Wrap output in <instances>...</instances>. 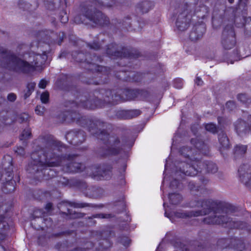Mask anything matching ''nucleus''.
I'll use <instances>...</instances> for the list:
<instances>
[{
	"label": "nucleus",
	"instance_id": "f257e3e1",
	"mask_svg": "<svg viewBox=\"0 0 251 251\" xmlns=\"http://www.w3.org/2000/svg\"><path fill=\"white\" fill-rule=\"evenodd\" d=\"M65 146L57 140L48 141L43 149V152L35 151L31 153L30 162L26 168L31 174H43L37 176L47 179L54 176L53 172L48 167L63 166L67 173H80L85 168V165L77 161L75 154L62 155Z\"/></svg>",
	"mask_w": 251,
	"mask_h": 251
},
{
	"label": "nucleus",
	"instance_id": "f03ea898",
	"mask_svg": "<svg viewBox=\"0 0 251 251\" xmlns=\"http://www.w3.org/2000/svg\"><path fill=\"white\" fill-rule=\"evenodd\" d=\"M69 91L75 96V100L66 101L64 104L67 108L82 107L93 109L106 105H115L122 101V89L101 90L94 93L80 92L75 87H71Z\"/></svg>",
	"mask_w": 251,
	"mask_h": 251
},
{
	"label": "nucleus",
	"instance_id": "7ed1b4c3",
	"mask_svg": "<svg viewBox=\"0 0 251 251\" xmlns=\"http://www.w3.org/2000/svg\"><path fill=\"white\" fill-rule=\"evenodd\" d=\"M109 124L98 118H87L86 127L88 131L93 136L103 141L104 146L100 148L97 154L102 157L119 154L126 145L128 139L126 137H119L116 135L110 136L107 131Z\"/></svg>",
	"mask_w": 251,
	"mask_h": 251
},
{
	"label": "nucleus",
	"instance_id": "20e7f679",
	"mask_svg": "<svg viewBox=\"0 0 251 251\" xmlns=\"http://www.w3.org/2000/svg\"><path fill=\"white\" fill-rule=\"evenodd\" d=\"M33 58L32 61H30V64L0 46V64L10 70L23 73L32 72L35 67L40 68L44 64L47 59L46 52L44 51L42 54H36Z\"/></svg>",
	"mask_w": 251,
	"mask_h": 251
},
{
	"label": "nucleus",
	"instance_id": "39448f33",
	"mask_svg": "<svg viewBox=\"0 0 251 251\" xmlns=\"http://www.w3.org/2000/svg\"><path fill=\"white\" fill-rule=\"evenodd\" d=\"M227 204L231 207L229 211L226 209L213 208L212 213L204 218L203 220L205 224L208 225H226V226L231 228H238L245 229L249 232L251 230V226L248 223L242 221H233L228 216V214L234 213L236 210V208L224 201H215Z\"/></svg>",
	"mask_w": 251,
	"mask_h": 251
},
{
	"label": "nucleus",
	"instance_id": "423d86ee",
	"mask_svg": "<svg viewBox=\"0 0 251 251\" xmlns=\"http://www.w3.org/2000/svg\"><path fill=\"white\" fill-rule=\"evenodd\" d=\"M195 204L191 203L192 206L201 207V210L186 211L184 212H176L174 215L177 218H186L202 216L206 215H210L213 212V208L226 209L229 211L232 208L230 205L225 203L219 202L209 200H201L196 201Z\"/></svg>",
	"mask_w": 251,
	"mask_h": 251
},
{
	"label": "nucleus",
	"instance_id": "0eeeda50",
	"mask_svg": "<svg viewBox=\"0 0 251 251\" xmlns=\"http://www.w3.org/2000/svg\"><path fill=\"white\" fill-rule=\"evenodd\" d=\"M73 58L77 62L82 63V67L85 69L91 71L102 72L106 68L100 66L97 63L102 61L100 56L91 54H84L82 52L75 51L72 53Z\"/></svg>",
	"mask_w": 251,
	"mask_h": 251
},
{
	"label": "nucleus",
	"instance_id": "6e6552de",
	"mask_svg": "<svg viewBox=\"0 0 251 251\" xmlns=\"http://www.w3.org/2000/svg\"><path fill=\"white\" fill-rule=\"evenodd\" d=\"M187 168L188 166L185 163H180L178 167L182 172L188 175V176H194L196 175L198 172H201L204 169L206 170L208 173H215L217 172L218 168L215 164L211 161L201 162L200 159L195 166L193 164L192 166H189V170H185L184 167Z\"/></svg>",
	"mask_w": 251,
	"mask_h": 251
},
{
	"label": "nucleus",
	"instance_id": "1a4fd4ad",
	"mask_svg": "<svg viewBox=\"0 0 251 251\" xmlns=\"http://www.w3.org/2000/svg\"><path fill=\"white\" fill-rule=\"evenodd\" d=\"M106 52L107 55L112 59L122 57L135 58L140 56V52L136 50H129L126 48L119 46L113 43L107 45Z\"/></svg>",
	"mask_w": 251,
	"mask_h": 251
},
{
	"label": "nucleus",
	"instance_id": "9d476101",
	"mask_svg": "<svg viewBox=\"0 0 251 251\" xmlns=\"http://www.w3.org/2000/svg\"><path fill=\"white\" fill-rule=\"evenodd\" d=\"M9 159L7 162L3 163V167L4 169L5 174L4 178H3L1 190L3 192L6 194L13 192L15 189L16 181L13 180V167L12 164V159L8 157Z\"/></svg>",
	"mask_w": 251,
	"mask_h": 251
},
{
	"label": "nucleus",
	"instance_id": "9b49d317",
	"mask_svg": "<svg viewBox=\"0 0 251 251\" xmlns=\"http://www.w3.org/2000/svg\"><path fill=\"white\" fill-rule=\"evenodd\" d=\"M83 15L89 21L99 25H106L109 24V20L99 10H96L92 5L85 7L82 11Z\"/></svg>",
	"mask_w": 251,
	"mask_h": 251
},
{
	"label": "nucleus",
	"instance_id": "f8f14e48",
	"mask_svg": "<svg viewBox=\"0 0 251 251\" xmlns=\"http://www.w3.org/2000/svg\"><path fill=\"white\" fill-rule=\"evenodd\" d=\"M221 251H243L245 245L243 241L237 238H221L217 242Z\"/></svg>",
	"mask_w": 251,
	"mask_h": 251
},
{
	"label": "nucleus",
	"instance_id": "ddd939ff",
	"mask_svg": "<svg viewBox=\"0 0 251 251\" xmlns=\"http://www.w3.org/2000/svg\"><path fill=\"white\" fill-rule=\"evenodd\" d=\"M192 14L190 7L187 4L182 6L177 16L176 25L180 31H184L190 25Z\"/></svg>",
	"mask_w": 251,
	"mask_h": 251
},
{
	"label": "nucleus",
	"instance_id": "4468645a",
	"mask_svg": "<svg viewBox=\"0 0 251 251\" xmlns=\"http://www.w3.org/2000/svg\"><path fill=\"white\" fill-rule=\"evenodd\" d=\"M221 45L225 50L232 49L236 44L235 33L232 24H227L224 27L221 40Z\"/></svg>",
	"mask_w": 251,
	"mask_h": 251
},
{
	"label": "nucleus",
	"instance_id": "2eb2a0df",
	"mask_svg": "<svg viewBox=\"0 0 251 251\" xmlns=\"http://www.w3.org/2000/svg\"><path fill=\"white\" fill-rule=\"evenodd\" d=\"M73 184L83 191L85 196L90 198H100L104 193V190L100 187L92 186L88 187L86 182L81 180H75L74 181Z\"/></svg>",
	"mask_w": 251,
	"mask_h": 251
},
{
	"label": "nucleus",
	"instance_id": "dca6fc26",
	"mask_svg": "<svg viewBox=\"0 0 251 251\" xmlns=\"http://www.w3.org/2000/svg\"><path fill=\"white\" fill-rule=\"evenodd\" d=\"M179 152L181 155L187 159V162H178V163H186L188 167L187 168L185 167L184 169L185 170H189V166H192L193 164L195 166L198 161H199V158L198 157H196L198 152L196 149H192L188 147H183L180 149Z\"/></svg>",
	"mask_w": 251,
	"mask_h": 251
},
{
	"label": "nucleus",
	"instance_id": "f3484780",
	"mask_svg": "<svg viewBox=\"0 0 251 251\" xmlns=\"http://www.w3.org/2000/svg\"><path fill=\"white\" fill-rule=\"evenodd\" d=\"M233 10L231 8L225 9L224 7L220 9L215 8L213 12V22L218 21L220 24L228 21L233 22Z\"/></svg>",
	"mask_w": 251,
	"mask_h": 251
},
{
	"label": "nucleus",
	"instance_id": "a211bd4d",
	"mask_svg": "<svg viewBox=\"0 0 251 251\" xmlns=\"http://www.w3.org/2000/svg\"><path fill=\"white\" fill-rule=\"evenodd\" d=\"M61 118L64 121L67 122H76L81 126H85L87 124V118L81 116L78 113L69 110L64 112L61 115Z\"/></svg>",
	"mask_w": 251,
	"mask_h": 251
},
{
	"label": "nucleus",
	"instance_id": "6ab92c4d",
	"mask_svg": "<svg viewBox=\"0 0 251 251\" xmlns=\"http://www.w3.org/2000/svg\"><path fill=\"white\" fill-rule=\"evenodd\" d=\"M65 137L69 143L76 146L82 143L85 141L86 135L83 130H73L68 132Z\"/></svg>",
	"mask_w": 251,
	"mask_h": 251
},
{
	"label": "nucleus",
	"instance_id": "aec40b11",
	"mask_svg": "<svg viewBox=\"0 0 251 251\" xmlns=\"http://www.w3.org/2000/svg\"><path fill=\"white\" fill-rule=\"evenodd\" d=\"M8 209L4 205L0 206V242L5 240L7 237V231L10 229V226L5 220L4 214Z\"/></svg>",
	"mask_w": 251,
	"mask_h": 251
},
{
	"label": "nucleus",
	"instance_id": "412c9836",
	"mask_svg": "<svg viewBox=\"0 0 251 251\" xmlns=\"http://www.w3.org/2000/svg\"><path fill=\"white\" fill-rule=\"evenodd\" d=\"M240 181L251 189V172L248 164L242 165L238 169Z\"/></svg>",
	"mask_w": 251,
	"mask_h": 251
},
{
	"label": "nucleus",
	"instance_id": "4be33fe9",
	"mask_svg": "<svg viewBox=\"0 0 251 251\" xmlns=\"http://www.w3.org/2000/svg\"><path fill=\"white\" fill-rule=\"evenodd\" d=\"M235 128L239 135L246 134L250 130L251 131V115L248 117L247 122L238 120L235 124Z\"/></svg>",
	"mask_w": 251,
	"mask_h": 251
},
{
	"label": "nucleus",
	"instance_id": "5701e85b",
	"mask_svg": "<svg viewBox=\"0 0 251 251\" xmlns=\"http://www.w3.org/2000/svg\"><path fill=\"white\" fill-rule=\"evenodd\" d=\"M218 140L220 144L219 151L223 157H225L226 155V151L230 147L229 139L226 134L223 131H221L218 134Z\"/></svg>",
	"mask_w": 251,
	"mask_h": 251
},
{
	"label": "nucleus",
	"instance_id": "b1692460",
	"mask_svg": "<svg viewBox=\"0 0 251 251\" xmlns=\"http://www.w3.org/2000/svg\"><path fill=\"white\" fill-rule=\"evenodd\" d=\"M47 35L46 36L47 40H45V43L49 44L57 43L60 45L65 37L64 32L54 33L50 30H48Z\"/></svg>",
	"mask_w": 251,
	"mask_h": 251
},
{
	"label": "nucleus",
	"instance_id": "393cba45",
	"mask_svg": "<svg viewBox=\"0 0 251 251\" xmlns=\"http://www.w3.org/2000/svg\"><path fill=\"white\" fill-rule=\"evenodd\" d=\"M206 30L204 24L195 25L191 31L189 37L191 41H196L202 38Z\"/></svg>",
	"mask_w": 251,
	"mask_h": 251
},
{
	"label": "nucleus",
	"instance_id": "a878e982",
	"mask_svg": "<svg viewBox=\"0 0 251 251\" xmlns=\"http://www.w3.org/2000/svg\"><path fill=\"white\" fill-rule=\"evenodd\" d=\"M180 163H178L176 165V170L174 174V178L171 181L170 185V188L172 190L180 189L182 188V185L179 181V179L183 178V176H187L184 174L179 168L178 166Z\"/></svg>",
	"mask_w": 251,
	"mask_h": 251
},
{
	"label": "nucleus",
	"instance_id": "bb28decb",
	"mask_svg": "<svg viewBox=\"0 0 251 251\" xmlns=\"http://www.w3.org/2000/svg\"><path fill=\"white\" fill-rule=\"evenodd\" d=\"M141 111L139 110L134 109L130 110L118 111L115 116L119 119H130L140 115Z\"/></svg>",
	"mask_w": 251,
	"mask_h": 251
},
{
	"label": "nucleus",
	"instance_id": "cd10ccee",
	"mask_svg": "<svg viewBox=\"0 0 251 251\" xmlns=\"http://www.w3.org/2000/svg\"><path fill=\"white\" fill-rule=\"evenodd\" d=\"M188 187L192 194L199 196L207 194L208 191L204 185H199L193 181L189 182Z\"/></svg>",
	"mask_w": 251,
	"mask_h": 251
},
{
	"label": "nucleus",
	"instance_id": "c85d7f7f",
	"mask_svg": "<svg viewBox=\"0 0 251 251\" xmlns=\"http://www.w3.org/2000/svg\"><path fill=\"white\" fill-rule=\"evenodd\" d=\"M191 142L193 144L196 148L199 150L202 154L206 155L209 152V148L201 139L197 138H193Z\"/></svg>",
	"mask_w": 251,
	"mask_h": 251
},
{
	"label": "nucleus",
	"instance_id": "c756f323",
	"mask_svg": "<svg viewBox=\"0 0 251 251\" xmlns=\"http://www.w3.org/2000/svg\"><path fill=\"white\" fill-rule=\"evenodd\" d=\"M122 101L137 99V89H122Z\"/></svg>",
	"mask_w": 251,
	"mask_h": 251
},
{
	"label": "nucleus",
	"instance_id": "7c9ffc66",
	"mask_svg": "<svg viewBox=\"0 0 251 251\" xmlns=\"http://www.w3.org/2000/svg\"><path fill=\"white\" fill-rule=\"evenodd\" d=\"M93 4L98 8H102L112 6L114 0H92Z\"/></svg>",
	"mask_w": 251,
	"mask_h": 251
},
{
	"label": "nucleus",
	"instance_id": "2f4dec72",
	"mask_svg": "<svg viewBox=\"0 0 251 251\" xmlns=\"http://www.w3.org/2000/svg\"><path fill=\"white\" fill-rule=\"evenodd\" d=\"M247 146L242 145H237L234 149V154L236 158L242 157L246 152Z\"/></svg>",
	"mask_w": 251,
	"mask_h": 251
},
{
	"label": "nucleus",
	"instance_id": "473e14b6",
	"mask_svg": "<svg viewBox=\"0 0 251 251\" xmlns=\"http://www.w3.org/2000/svg\"><path fill=\"white\" fill-rule=\"evenodd\" d=\"M69 204L75 208H83L85 207H98V208H102L103 207V204L100 205H96L91 203H85V202H69Z\"/></svg>",
	"mask_w": 251,
	"mask_h": 251
},
{
	"label": "nucleus",
	"instance_id": "72a5a7b5",
	"mask_svg": "<svg viewBox=\"0 0 251 251\" xmlns=\"http://www.w3.org/2000/svg\"><path fill=\"white\" fill-rule=\"evenodd\" d=\"M153 6L151 1L144 0L138 4V7L142 13H147Z\"/></svg>",
	"mask_w": 251,
	"mask_h": 251
},
{
	"label": "nucleus",
	"instance_id": "f704fd0d",
	"mask_svg": "<svg viewBox=\"0 0 251 251\" xmlns=\"http://www.w3.org/2000/svg\"><path fill=\"white\" fill-rule=\"evenodd\" d=\"M169 199L170 203L173 205H177L181 202L183 198L179 194L174 193L169 194Z\"/></svg>",
	"mask_w": 251,
	"mask_h": 251
},
{
	"label": "nucleus",
	"instance_id": "c9c22d12",
	"mask_svg": "<svg viewBox=\"0 0 251 251\" xmlns=\"http://www.w3.org/2000/svg\"><path fill=\"white\" fill-rule=\"evenodd\" d=\"M33 2L34 4L33 6L31 3L27 2L25 0H20L19 2V6L20 8L23 9L24 10L32 11L35 9L37 6L35 1H34Z\"/></svg>",
	"mask_w": 251,
	"mask_h": 251
},
{
	"label": "nucleus",
	"instance_id": "e433bc0d",
	"mask_svg": "<svg viewBox=\"0 0 251 251\" xmlns=\"http://www.w3.org/2000/svg\"><path fill=\"white\" fill-rule=\"evenodd\" d=\"M36 83L34 82H30L27 84L26 89L24 91V98L27 99L29 97L32 92L34 91Z\"/></svg>",
	"mask_w": 251,
	"mask_h": 251
},
{
	"label": "nucleus",
	"instance_id": "4c0bfd02",
	"mask_svg": "<svg viewBox=\"0 0 251 251\" xmlns=\"http://www.w3.org/2000/svg\"><path fill=\"white\" fill-rule=\"evenodd\" d=\"M63 214L70 216V219L81 218L84 217L85 214L80 212H73L70 209H68L67 213L63 212Z\"/></svg>",
	"mask_w": 251,
	"mask_h": 251
},
{
	"label": "nucleus",
	"instance_id": "58836bf2",
	"mask_svg": "<svg viewBox=\"0 0 251 251\" xmlns=\"http://www.w3.org/2000/svg\"><path fill=\"white\" fill-rule=\"evenodd\" d=\"M237 99L242 103L248 105L251 103V98L246 94H240L237 95Z\"/></svg>",
	"mask_w": 251,
	"mask_h": 251
},
{
	"label": "nucleus",
	"instance_id": "ea45409f",
	"mask_svg": "<svg viewBox=\"0 0 251 251\" xmlns=\"http://www.w3.org/2000/svg\"><path fill=\"white\" fill-rule=\"evenodd\" d=\"M137 99L144 100L148 99L150 96V93L147 90L137 89Z\"/></svg>",
	"mask_w": 251,
	"mask_h": 251
},
{
	"label": "nucleus",
	"instance_id": "a19ab883",
	"mask_svg": "<svg viewBox=\"0 0 251 251\" xmlns=\"http://www.w3.org/2000/svg\"><path fill=\"white\" fill-rule=\"evenodd\" d=\"M115 211L118 213L123 211L125 209L126 204L124 200H120L115 203Z\"/></svg>",
	"mask_w": 251,
	"mask_h": 251
},
{
	"label": "nucleus",
	"instance_id": "79ce46f5",
	"mask_svg": "<svg viewBox=\"0 0 251 251\" xmlns=\"http://www.w3.org/2000/svg\"><path fill=\"white\" fill-rule=\"evenodd\" d=\"M101 237L106 243H108L107 239L114 235V233L110 230H103L101 232Z\"/></svg>",
	"mask_w": 251,
	"mask_h": 251
},
{
	"label": "nucleus",
	"instance_id": "37998d69",
	"mask_svg": "<svg viewBox=\"0 0 251 251\" xmlns=\"http://www.w3.org/2000/svg\"><path fill=\"white\" fill-rule=\"evenodd\" d=\"M205 129L213 134L218 132V128L213 123L207 124L205 125Z\"/></svg>",
	"mask_w": 251,
	"mask_h": 251
},
{
	"label": "nucleus",
	"instance_id": "c03bdc74",
	"mask_svg": "<svg viewBox=\"0 0 251 251\" xmlns=\"http://www.w3.org/2000/svg\"><path fill=\"white\" fill-rule=\"evenodd\" d=\"M31 136V129L29 127L25 128L23 131L20 137L21 140H25Z\"/></svg>",
	"mask_w": 251,
	"mask_h": 251
},
{
	"label": "nucleus",
	"instance_id": "a18cd8bd",
	"mask_svg": "<svg viewBox=\"0 0 251 251\" xmlns=\"http://www.w3.org/2000/svg\"><path fill=\"white\" fill-rule=\"evenodd\" d=\"M30 116L28 114L24 113L20 114L19 116V122L21 123H28L30 121Z\"/></svg>",
	"mask_w": 251,
	"mask_h": 251
},
{
	"label": "nucleus",
	"instance_id": "49530a36",
	"mask_svg": "<svg viewBox=\"0 0 251 251\" xmlns=\"http://www.w3.org/2000/svg\"><path fill=\"white\" fill-rule=\"evenodd\" d=\"M111 214H104L102 213H100V214H97L93 215L91 217H88L87 219H92L93 218H109L111 217H112Z\"/></svg>",
	"mask_w": 251,
	"mask_h": 251
},
{
	"label": "nucleus",
	"instance_id": "de8ad7c7",
	"mask_svg": "<svg viewBox=\"0 0 251 251\" xmlns=\"http://www.w3.org/2000/svg\"><path fill=\"white\" fill-rule=\"evenodd\" d=\"M48 34V30H42L38 32L37 34V38L41 40V41H43V42H45V40H47V38H46V36H47Z\"/></svg>",
	"mask_w": 251,
	"mask_h": 251
},
{
	"label": "nucleus",
	"instance_id": "09e8293b",
	"mask_svg": "<svg viewBox=\"0 0 251 251\" xmlns=\"http://www.w3.org/2000/svg\"><path fill=\"white\" fill-rule=\"evenodd\" d=\"M236 53H234L233 56L232 57V58L234 59V60H232V59L230 60V63L232 64L233 63L234 61L239 60L242 58H245L250 55V54L244 55L241 54L240 53L239 54L237 50L236 51Z\"/></svg>",
	"mask_w": 251,
	"mask_h": 251
},
{
	"label": "nucleus",
	"instance_id": "8fccbe9b",
	"mask_svg": "<svg viewBox=\"0 0 251 251\" xmlns=\"http://www.w3.org/2000/svg\"><path fill=\"white\" fill-rule=\"evenodd\" d=\"M118 241L125 246H127L130 244V240L126 236L119 237L118 239Z\"/></svg>",
	"mask_w": 251,
	"mask_h": 251
},
{
	"label": "nucleus",
	"instance_id": "3c124183",
	"mask_svg": "<svg viewBox=\"0 0 251 251\" xmlns=\"http://www.w3.org/2000/svg\"><path fill=\"white\" fill-rule=\"evenodd\" d=\"M88 46L91 49L97 50L101 48V45L98 42H94L92 44H88Z\"/></svg>",
	"mask_w": 251,
	"mask_h": 251
},
{
	"label": "nucleus",
	"instance_id": "603ef678",
	"mask_svg": "<svg viewBox=\"0 0 251 251\" xmlns=\"http://www.w3.org/2000/svg\"><path fill=\"white\" fill-rule=\"evenodd\" d=\"M129 76L130 77H132L133 80L136 82L140 81L142 78V75L138 73L136 74H132L131 75H129Z\"/></svg>",
	"mask_w": 251,
	"mask_h": 251
},
{
	"label": "nucleus",
	"instance_id": "864d4df0",
	"mask_svg": "<svg viewBox=\"0 0 251 251\" xmlns=\"http://www.w3.org/2000/svg\"><path fill=\"white\" fill-rule=\"evenodd\" d=\"M49 94L48 92H44L41 94V100L43 103H47L49 100Z\"/></svg>",
	"mask_w": 251,
	"mask_h": 251
},
{
	"label": "nucleus",
	"instance_id": "5fc2aeb1",
	"mask_svg": "<svg viewBox=\"0 0 251 251\" xmlns=\"http://www.w3.org/2000/svg\"><path fill=\"white\" fill-rule=\"evenodd\" d=\"M111 169L110 167H109L107 169H103V173L101 175L103 177H105L106 178L110 177L111 173Z\"/></svg>",
	"mask_w": 251,
	"mask_h": 251
},
{
	"label": "nucleus",
	"instance_id": "6e6d98bb",
	"mask_svg": "<svg viewBox=\"0 0 251 251\" xmlns=\"http://www.w3.org/2000/svg\"><path fill=\"white\" fill-rule=\"evenodd\" d=\"M59 17L61 23H66L68 21V18L66 13L64 12L61 13Z\"/></svg>",
	"mask_w": 251,
	"mask_h": 251
},
{
	"label": "nucleus",
	"instance_id": "4d7b16f0",
	"mask_svg": "<svg viewBox=\"0 0 251 251\" xmlns=\"http://www.w3.org/2000/svg\"><path fill=\"white\" fill-rule=\"evenodd\" d=\"M45 212L42 209H37L34 211L33 215L36 217H39L44 216Z\"/></svg>",
	"mask_w": 251,
	"mask_h": 251
},
{
	"label": "nucleus",
	"instance_id": "13d9d810",
	"mask_svg": "<svg viewBox=\"0 0 251 251\" xmlns=\"http://www.w3.org/2000/svg\"><path fill=\"white\" fill-rule=\"evenodd\" d=\"M44 111V107L40 106V105H37L36 107L35 108V112L36 113L39 115H42L43 114Z\"/></svg>",
	"mask_w": 251,
	"mask_h": 251
},
{
	"label": "nucleus",
	"instance_id": "bf43d9fd",
	"mask_svg": "<svg viewBox=\"0 0 251 251\" xmlns=\"http://www.w3.org/2000/svg\"><path fill=\"white\" fill-rule=\"evenodd\" d=\"M17 99L16 95L13 93L9 94L7 96V100L10 102H14Z\"/></svg>",
	"mask_w": 251,
	"mask_h": 251
},
{
	"label": "nucleus",
	"instance_id": "052dcab7",
	"mask_svg": "<svg viewBox=\"0 0 251 251\" xmlns=\"http://www.w3.org/2000/svg\"><path fill=\"white\" fill-rule=\"evenodd\" d=\"M43 220L47 227H50L52 226V221L50 218H47L44 219Z\"/></svg>",
	"mask_w": 251,
	"mask_h": 251
},
{
	"label": "nucleus",
	"instance_id": "680f3d73",
	"mask_svg": "<svg viewBox=\"0 0 251 251\" xmlns=\"http://www.w3.org/2000/svg\"><path fill=\"white\" fill-rule=\"evenodd\" d=\"M199 125L198 124L193 125L191 127V130L193 134L195 135H197L198 131Z\"/></svg>",
	"mask_w": 251,
	"mask_h": 251
},
{
	"label": "nucleus",
	"instance_id": "e2e57ef3",
	"mask_svg": "<svg viewBox=\"0 0 251 251\" xmlns=\"http://www.w3.org/2000/svg\"><path fill=\"white\" fill-rule=\"evenodd\" d=\"M175 86L177 88H181L182 87V81L180 79H177L175 80Z\"/></svg>",
	"mask_w": 251,
	"mask_h": 251
},
{
	"label": "nucleus",
	"instance_id": "0e129e2a",
	"mask_svg": "<svg viewBox=\"0 0 251 251\" xmlns=\"http://www.w3.org/2000/svg\"><path fill=\"white\" fill-rule=\"evenodd\" d=\"M47 84H48V81H46L45 79H42L40 81V82H39V83L38 84V86H39V87L40 88H42V89H44L46 87Z\"/></svg>",
	"mask_w": 251,
	"mask_h": 251
},
{
	"label": "nucleus",
	"instance_id": "69168bd1",
	"mask_svg": "<svg viewBox=\"0 0 251 251\" xmlns=\"http://www.w3.org/2000/svg\"><path fill=\"white\" fill-rule=\"evenodd\" d=\"M16 152L20 155H24L25 153L24 148L21 147L17 148Z\"/></svg>",
	"mask_w": 251,
	"mask_h": 251
},
{
	"label": "nucleus",
	"instance_id": "338daca9",
	"mask_svg": "<svg viewBox=\"0 0 251 251\" xmlns=\"http://www.w3.org/2000/svg\"><path fill=\"white\" fill-rule=\"evenodd\" d=\"M4 117H7V112L3 111L0 113V119L3 122H5L7 118H4Z\"/></svg>",
	"mask_w": 251,
	"mask_h": 251
},
{
	"label": "nucleus",
	"instance_id": "774afa93",
	"mask_svg": "<svg viewBox=\"0 0 251 251\" xmlns=\"http://www.w3.org/2000/svg\"><path fill=\"white\" fill-rule=\"evenodd\" d=\"M226 106L229 108H230L231 109H233L235 107V104L234 102L229 101L226 102Z\"/></svg>",
	"mask_w": 251,
	"mask_h": 251
}]
</instances>
